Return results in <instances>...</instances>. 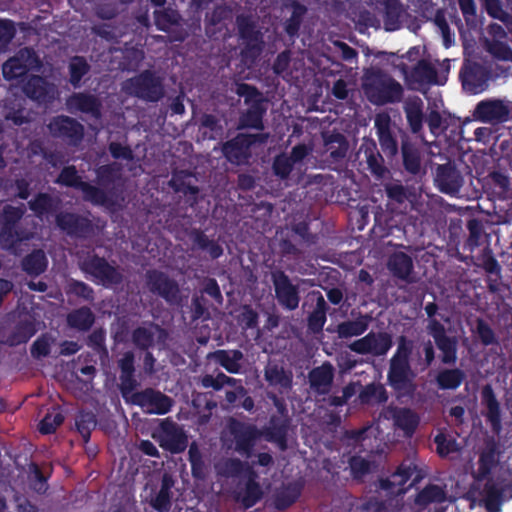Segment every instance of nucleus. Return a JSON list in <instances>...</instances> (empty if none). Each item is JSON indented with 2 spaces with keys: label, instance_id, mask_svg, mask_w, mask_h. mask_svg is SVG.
<instances>
[{
  "label": "nucleus",
  "instance_id": "16",
  "mask_svg": "<svg viewBox=\"0 0 512 512\" xmlns=\"http://www.w3.org/2000/svg\"><path fill=\"white\" fill-rule=\"evenodd\" d=\"M399 68L404 75L407 85L411 89H420L421 86L437 83V73L433 65L427 61H419L411 73L405 64H400Z\"/></svg>",
  "mask_w": 512,
  "mask_h": 512
},
{
  "label": "nucleus",
  "instance_id": "63",
  "mask_svg": "<svg viewBox=\"0 0 512 512\" xmlns=\"http://www.w3.org/2000/svg\"><path fill=\"white\" fill-rule=\"evenodd\" d=\"M385 29L387 31H394L399 28V12L397 8H389L386 12L384 19Z\"/></svg>",
  "mask_w": 512,
  "mask_h": 512
},
{
  "label": "nucleus",
  "instance_id": "23",
  "mask_svg": "<svg viewBox=\"0 0 512 512\" xmlns=\"http://www.w3.org/2000/svg\"><path fill=\"white\" fill-rule=\"evenodd\" d=\"M387 267L389 271L399 279L408 283L413 282L411 277L413 271V261L410 256L404 252H396L389 257Z\"/></svg>",
  "mask_w": 512,
  "mask_h": 512
},
{
  "label": "nucleus",
  "instance_id": "45",
  "mask_svg": "<svg viewBox=\"0 0 512 512\" xmlns=\"http://www.w3.org/2000/svg\"><path fill=\"white\" fill-rule=\"evenodd\" d=\"M496 463L495 451L492 448H486L480 455L479 468L476 472L477 478H484Z\"/></svg>",
  "mask_w": 512,
  "mask_h": 512
},
{
  "label": "nucleus",
  "instance_id": "58",
  "mask_svg": "<svg viewBox=\"0 0 512 512\" xmlns=\"http://www.w3.org/2000/svg\"><path fill=\"white\" fill-rule=\"evenodd\" d=\"M78 221V217L70 213L60 214L57 216V225L68 233H74L76 231Z\"/></svg>",
  "mask_w": 512,
  "mask_h": 512
},
{
  "label": "nucleus",
  "instance_id": "41",
  "mask_svg": "<svg viewBox=\"0 0 512 512\" xmlns=\"http://www.w3.org/2000/svg\"><path fill=\"white\" fill-rule=\"evenodd\" d=\"M445 500V493L439 486L431 485L423 489L417 496L416 502L420 505H427L432 502Z\"/></svg>",
  "mask_w": 512,
  "mask_h": 512
},
{
  "label": "nucleus",
  "instance_id": "59",
  "mask_svg": "<svg viewBox=\"0 0 512 512\" xmlns=\"http://www.w3.org/2000/svg\"><path fill=\"white\" fill-rule=\"evenodd\" d=\"M487 13L498 20L504 21L507 13L503 10L500 0H483Z\"/></svg>",
  "mask_w": 512,
  "mask_h": 512
},
{
  "label": "nucleus",
  "instance_id": "39",
  "mask_svg": "<svg viewBox=\"0 0 512 512\" xmlns=\"http://www.w3.org/2000/svg\"><path fill=\"white\" fill-rule=\"evenodd\" d=\"M262 113L263 110L261 108V104L258 105H252L248 111L243 114V116L240 118V126L245 128H255V129H261L262 128Z\"/></svg>",
  "mask_w": 512,
  "mask_h": 512
},
{
  "label": "nucleus",
  "instance_id": "21",
  "mask_svg": "<svg viewBox=\"0 0 512 512\" xmlns=\"http://www.w3.org/2000/svg\"><path fill=\"white\" fill-rule=\"evenodd\" d=\"M25 94L39 102H47L55 98L57 91L54 85L47 83L44 79L34 76L29 79L23 88Z\"/></svg>",
  "mask_w": 512,
  "mask_h": 512
},
{
  "label": "nucleus",
  "instance_id": "51",
  "mask_svg": "<svg viewBox=\"0 0 512 512\" xmlns=\"http://www.w3.org/2000/svg\"><path fill=\"white\" fill-rule=\"evenodd\" d=\"M294 166L291 158L288 155L282 154L275 158L273 170L277 176L284 179L288 177Z\"/></svg>",
  "mask_w": 512,
  "mask_h": 512
},
{
  "label": "nucleus",
  "instance_id": "52",
  "mask_svg": "<svg viewBox=\"0 0 512 512\" xmlns=\"http://www.w3.org/2000/svg\"><path fill=\"white\" fill-rule=\"evenodd\" d=\"M416 467L412 463L401 464L398 470L391 476L389 480L393 485H403L414 474Z\"/></svg>",
  "mask_w": 512,
  "mask_h": 512
},
{
  "label": "nucleus",
  "instance_id": "4",
  "mask_svg": "<svg viewBox=\"0 0 512 512\" xmlns=\"http://www.w3.org/2000/svg\"><path fill=\"white\" fill-rule=\"evenodd\" d=\"M385 421H391L393 427L402 430L405 436L412 435L419 423V419L413 411L398 407H386L383 409L378 418L375 430L380 429V426L383 425ZM373 432L374 428L369 427L366 430L353 432L352 436L356 441H365L366 434H373Z\"/></svg>",
  "mask_w": 512,
  "mask_h": 512
},
{
  "label": "nucleus",
  "instance_id": "10",
  "mask_svg": "<svg viewBox=\"0 0 512 512\" xmlns=\"http://www.w3.org/2000/svg\"><path fill=\"white\" fill-rule=\"evenodd\" d=\"M82 268L90 273L98 283L107 287L122 281V274L115 267L96 256L84 260Z\"/></svg>",
  "mask_w": 512,
  "mask_h": 512
},
{
  "label": "nucleus",
  "instance_id": "44",
  "mask_svg": "<svg viewBox=\"0 0 512 512\" xmlns=\"http://www.w3.org/2000/svg\"><path fill=\"white\" fill-rule=\"evenodd\" d=\"M57 207V201L46 194H40L34 201L30 202V208L38 215L47 214Z\"/></svg>",
  "mask_w": 512,
  "mask_h": 512
},
{
  "label": "nucleus",
  "instance_id": "5",
  "mask_svg": "<svg viewBox=\"0 0 512 512\" xmlns=\"http://www.w3.org/2000/svg\"><path fill=\"white\" fill-rule=\"evenodd\" d=\"M122 89L127 94L148 101H158L163 96V88L160 80L149 71H145L136 77L126 80L122 84Z\"/></svg>",
  "mask_w": 512,
  "mask_h": 512
},
{
  "label": "nucleus",
  "instance_id": "24",
  "mask_svg": "<svg viewBox=\"0 0 512 512\" xmlns=\"http://www.w3.org/2000/svg\"><path fill=\"white\" fill-rule=\"evenodd\" d=\"M66 105L70 112L81 111L90 114L94 118L100 116V104L93 95L74 94L68 98Z\"/></svg>",
  "mask_w": 512,
  "mask_h": 512
},
{
  "label": "nucleus",
  "instance_id": "33",
  "mask_svg": "<svg viewBox=\"0 0 512 512\" xmlns=\"http://www.w3.org/2000/svg\"><path fill=\"white\" fill-rule=\"evenodd\" d=\"M95 317L89 308L82 307L72 311L67 316L68 325L71 328L79 331H86L90 329L94 323Z\"/></svg>",
  "mask_w": 512,
  "mask_h": 512
},
{
  "label": "nucleus",
  "instance_id": "34",
  "mask_svg": "<svg viewBox=\"0 0 512 512\" xmlns=\"http://www.w3.org/2000/svg\"><path fill=\"white\" fill-rule=\"evenodd\" d=\"M484 48L495 59L512 63V49L505 42L485 38Z\"/></svg>",
  "mask_w": 512,
  "mask_h": 512
},
{
  "label": "nucleus",
  "instance_id": "17",
  "mask_svg": "<svg viewBox=\"0 0 512 512\" xmlns=\"http://www.w3.org/2000/svg\"><path fill=\"white\" fill-rule=\"evenodd\" d=\"M374 125L377 130L378 139L381 148L388 155L393 156L397 153V141L391 131V117L388 113H378L374 119Z\"/></svg>",
  "mask_w": 512,
  "mask_h": 512
},
{
  "label": "nucleus",
  "instance_id": "46",
  "mask_svg": "<svg viewBox=\"0 0 512 512\" xmlns=\"http://www.w3.org/2000/svg\"><path fill=\"white\" fill-rule=\"evenodd\" d=\"M361 399L365 402H384L387 400L386 390L381 384H369L361 393Z\"/></svg>",
  "mask_w": 512,
  "mask_h": 512
},
{
  "label": "nucleus",
  "instance_id": "28",
  "mask_svg": "<svg viewBox=\"0 0 512 512\" xmlns=\"http://www.w3.org/2000/svg\"><path fill=\"white\" fill-rule=\"evenodd\" d=\"M403 108L411 131L418 133L423 123V101L417 96L409 97L404 102Z\"/></svg>",
  "mask_w": 512,
  "mask_h": 512
},
{
  "label": "nucleus",
  "instance_id": "64",
  "mask_svg": "<svg viewBox=\"0 0 512 512\" xmlns=\"http://www.w3.org/2000/svg\"><path fill=\"white\" fill-rule=\"evenodd\" d=\"M69 290L75 295H78L86 300L92 299V289L83 282H71L69 284Z\"/></svg>",
  "mask_w": 512,
  "mask_h": 512
},
{
  "label": "nucleus",
  "instance_id": "60",
  "mask_svg": "<svg viewBox=\"0 0 512 512\" xmlns=\"http://www.w3.org/2000/svg\"><path fill=\"white\" fill-rule=\"evenodd\" d=\"M51 344L52 340L47 336L37 339L32 346V355L35 357L47 356L50 352Z\"/></svg>",
  "mask_w": 512,
  "mask_h": 512
},
{
  "label": "nucleus",
  "instance_id": "57",
  "mask_svg": "<svg viewBox=\"0 0 512 512\" xmlns=\"http://www.w3.org/2000/svg\"><path fill=\"white\" fill-rule=\"evenodd\" d=\"M402 153L406 169L412 173H417L420 168V160L417 154L408 149L406 145H403Z\"/></svg>",
  "mask_w": 512,
  "mask_h": 512
},
{
  "label": "nucleus",
  "instance_id": "9",
  "mask_svg": "<svg viewBox=\"0 0 512 512\" xmlns=\"http://www.w3.org/2000/svg\"><path fill=\"white\" fill-rule=\"evenodd\" d=\"M147 287L151 292L157 293L171 304H179L181 301L178 284L162 272H148Z\"/></svg>",
  "mask_w": 512,
  "mask_h": 512
},
{
  "label": "nucleus",
  "instance_id": "26",
  "mask_svg": "<svg viewBox=\"0 0 512 512\" xmlns=\"http://www.w3.org/2000/svg\"><path fill=\"white\" fill-rule=\"evenodd\" d=\"M231 432L234 435L235 449L249 457L255 437V430L241 423H233L231 425Z\"/></svg>",
  "mask_w": 512,
  "mask_h": 512
},
{
  "label": "nucleus",
  "instance_id": "12",
  "mask_svg": "<svg viewBox=\"0 0 512 512\" xmlns=\"http://www.w3.org/2000/svg\"><path fill=\"white\" fill-rule=\"evenodd\" d=\"M392 346V338L387 333H369L349 345V348L360 354L374 356L385 355Z\"/></svg>",
  "mask_w": 512,
  "mask_h": 512
},
{
  "label": "nucleus",
  "instance_id": "15",
  "mask_svg": "<svg viewBox=\"0 0 512 512\" xmlns=\"http://www.w3.org/2000/svg\"><path fill=\"white\" fill-rule=\"evenodd\" d=\"M132 402L149 414H165L172 406L169 397L152 389L133 394Z\"/></svg>",
  "mask_w": 512,
  "mask_h": 512
},
{
  "label": "nucleus",
  "instance_id": "55",
  "mask_svg": "<svg viewBox=\"0 0 512 512\" xmlns=\"http://www.w3.org/2000/svg\"><path fill=\"white\" fill-rule=\"evenodd\" d=\"M476 333L484 345H491L496 343V337L493 330L483 320H477Z\"/></svg>",
  "mask_w": 512,
  "mask_h": 512
},
{
  "label": "nucleus",
  "instance_id": "61",
  "mask_svg": "<svg viewBox=\"0 0 512 512\" xmlns=\"http://www.w3.org/2000/svg\"><path fill=\"white\" fill-rule=\"evenodd\" d=\"M38 328L31 323H25L19 328L18 333L11 339L12 344H19L22 342H26L30 337H32Z\"/></svg>",
  "mask_w": 512,
  "mask_h": 512
},
{
  "label": "nucleus",
  "instance_id": "7",
  "mask_svg": "<svg viewBox=\"0 0 512 512\" xmlns=\"http://www.w3.org/2000/svg\"><path fill=\"white\" fill-rule=\"evenodd\" d=\"M160 446L173 453L183 451L187 446V437L174 422L165 420L152 434Z\"/></svg>",
  "mask_w": 512,
  "mask_h": 512
},
{
  "label": "nucleus",
  "instance_id": "14",
  "mask_svg": "<svg viewBox=\"0 0 512 512\" xmlns=\"http://www.w3.org/2000/svg\"><path fill=\"white\" fill-rule=\"evenodd\" d=\"M23 213L24 211L20 207L7 206L3 213L0 214V243L3 248L11 249L18 241L24 239V237H20L17 233L13 232V225L21 218ZM27 238L28 236L25 237V239Z\"/></svg>",
  "mask_w": 512,
  "mask_h": 512
},
{
  "label": "nucleus",
  "instance_id": "6",
  "mask_svg": "<svg viewBox=\"0 0 512 512\" xmlns=\"http://www.w3.org/2000/svg\"><path fill=\"white\" fill-rule=\"evenodd\" d=\"M38 66L39 60L34 51L24 48L3 63L2 75L4 79L10 81L22 77Z\"/></svg>",
  "mask_w": 512,
  "mask_h": 512
},
{
  "label": "nucleus",
  "instance_id": "11",
  "mask_svg": "<svg viewBox=\"0 0 512 512\" xmlns=\"http://www.w3.org/2000/svg\"><path fill=\"white\" fill-rule=\"evenodd\" d=\"M510 108L506 102L499 99L484 100L477 104L475 119L489 124H498L508 120Z\"/></svg>",
  "mask_w": 512,
  "mask_h": 512
},
{
  "label": "nucleus",
  "instance_id": "48",
  "mask_svg": "<svg viewBox=\"0 0 512 512\" xmlns=\"http://www.w3.org/2000/svg\"><path fill=\"white\" fill-rule=\"evenodd\" d=\"M462 378L459 370H447L439 374L438 383L442 388L454 389L460 385Z\"/></svg>",
  "mask_w": 512,
  "mask_h": 512
},
{
  "label": "nucleus",
  "instance_id": "53",
  "mask_svg": "<svg viewBox=\"0 0 512 512\" xmlns=\"http://www.w3.org/2000/svg\"><path fill=\"white\" fill-rule=\"evenodd\" d=\"M194 245L199 248H207L212 258H217L222 254V249L218 245L209 242V240L201 233H192Z\"/></svg>",
  "mask_w": 512,
  "mask_h": 512
},
{
  "label": "nucleus",
  "instance_id": "1",
  "mask_svg": "<svg viewBox=\"0 0 512 512\" xmlns=\"http://www.w3.org/2000/svg\"><path fill=\"white\" fill-rule=\"evenodd\" d=\"M413 349L414 342L400 336L397 339L396 351L389 361L388 383L399 397L412 396L416 390V373L410 364Z\"/></svg>",
  "mask_w": 512,
  "mask_h": 512
},
{
  "label": "nucleus",
  "instance_id": "18",
  "mask_svg": "<svg viewBox=\"0 0 512 512\" xmlns=\"http://www.w3.org/2000/svg\"><path fill=\"white\" fill-rule=\"evenodd\" d=\"M435 183L441 192L456 195L462 186L463 179L451 165H441L437 168Z\"/></svg>",
  "mask_w": 512,
  "mask_h": 512
},
{
  "label": "nucleus",
  "instance_id": "50",
  "mask_svg": "<svg viewBox=\"0 0 512 512\" xmlns=\"http://www.w3.org/2000/svg\"><path fill=\"white\" fill-rule=\"evenodd\" d=\"M71 83L76 87L78 86L81 78L88 71L86 61L81 57H75L71 60L70 65Z\"/></svg>",
  "mask_w": 512,
  "mask_h": 512
},
{
  "label": "nucleus",
  "instance_id": "27",
  "mask_svg": "<svg viewBox=\"0 0 512 512\" xmlns=\"http://www.w3.org/2000/svg\"><path fill=\"white\" fill-rule=\"evenodd\" d=\"M311 301L315 302V308L308 318V327L313 332L322 330L326 322V301L320 292L313 291L309 294Z\"/></svg>",
  "mask_w": 512,
  "mask_h": 512
},
{
  "label": "nucleus",
  "instance_id": "31",
  "mask_svg": "<svg viewBox=\"0 0 512 512\" xmlns=\"http://www.w3.org/2000/svg\"><path fill=\"white\" fill-rule=\"evenodd\" d=\"M483 403L486 407V417L490 421L492 428L499 431L501 427L500 405L495 398L494 392L490 386H485L482 391Z\"/></svg>",
  "mask_w": 512,
  "mask_h": 512
},
{
  "label": "nucleus",
  "instance_id": "40",
  "mask_svg": "<svg viewBox=\"0 0 512 512\" xmlns=\"http://www.w3.org/2000/svg\"><path fill=\"white\" fill-rule=\"evenodd\" d=\"M64 416L58 408L46 414L44 419L40 422L39 429L43 434H49L56 430L62 424Z\"/></svg>",
  "mask_w": 512,
  "mask_h": 512
},
{
  "label": "nucleus",
  "instance_id": "3",
  "mask_svg": "<svg viewBox=\"0 0 512 512\" xmlns=\"http://www.w3.org/2000/svg\"><path fill=\"white\" fill-rule=\"evenodd\" d=\"M362 89L367 99L375 105L396 103L403 97L402 85L379 69H370L364 73Z\"/></svg>",
  "mask_w": 512,
  "mask_h": 512
},
{
  "label": "nucleus",
  "instance_id": "22",
  "mask_svg": "<svg viewBox=\"0 0 512 512\" xmlns=\"http://www.w3.org/2000/svg\"><path fill=\"white\" fill-rule=\"evenodd\" d=\"M334 376V369L331 364L314 368L309 373V382L311 389L318 394H327L330 391Z\"/></svg>",
  "mask_w": 512,
  "mask_h": 512
},
{
  "label": "nucleus",
  "instance_id": "37",
  "mask_svg": "<svg viewBox=\"0 0 512 512\" xmlns=\"http://www.w3.org/2000/svg\"><path fill=\"white\" fill-rule=\"evenodd\" d=\"M436 346L442 352V361L450 364L457 359V339L445 336L435 341Z\"/></svg>",
  "mask_w": 512,
  "mask_h": 512
},
{
  "label": "nucleus",
  "instance_id": "13",
  "mask_svg": "<svg viewBox=\"0 0 512 512\" xmlns=\"http://www.w3.org/2000/svg\"><path fill=\"white\" fill-rule=\"evenodd\" d=\"M57 181L61 184L79 189L82 192L83 197L92 203L102 205L106 204V197L104 193L88 183L81 181L74 167L64 168Z\"/></svg>",
  "mask_w": 512,
  "mask_h": 512
},
{
  "label": "nucleus",
  "instance_id": "62",
  "mask_svg": "<svg viewBox=\"0 0 512 512\" xmlns=\"http://www.w3.org/2000/svg\"><path fill=\"white\" fill-rule=\"evenodd\" d=\"M352 472L356 477H360L370 470V462L362 457H353L350 461Z\"/></svg>",
  "mask_w": 512,
  "mask_h": 512
},
{
  "label": "nucleus",
  "instance_id": "20",
  "mask_svg": "<svg viewBox=\"0 0 512 512\" xmlns=\"http://www.w3.org/2000/svg\"><path fill=\"white\" fill-rule=\"evenodd\" d=\"M274 286L276 297L281 305L289 310H294L298 307V291L285 275H274Z\"/></svg>",
  "mask_w": 512,
  "mask_h": 512
},
{
  "label": "nucleus",
  "instance_id": "54",
  "mask_svg": "<svg viewBox=\"0 0 512 512\" xmlns=\"http://www.w3.org/2000/svg\"><path fill=\"white\" fill-rule=\"evenodd\" d=\"M15 35V28L11 21L0 20V52L4 51Z\"/></svg>",
  "mask_w": 512,
  "mask_h": 512
},
{
  "label": "nucleus",
  "instance_id": "36",
  "mask_svg": "<svg viewBox=\"0 0 512 512\" xmlns=\"http://www.w3.org/2000/svg\"><path fill=\"white\" fill-rule=\"evenodd\" d=\"M22 266L29 274L38 275L42 273L47 267L44 252L41 250L34 251L23 260Z\"/></svg>",
  "mask_w": 512,
  "mask_h": 512
},
{
  "label": "nucleus",
  "instance_id": "29",
  "mask_svg": "<svg viewBox=\"0 0 512 512\" xmlns=\"http://www.w3.org/2000/svg\"><path fill=\"white\" fill-rule=\"evenodd\" d=\"M209 357L230 373H238L241 370L243 353L239 350H218Z\"/></svg>",
  "mask_w": 512,
  "mask_h": 512
},
{
  "label": "nucleus",
  "instance_id": "30",
  "mask_svg": "<svg viewBox=\"0 0 512 512\" xmlns=\"http://www.w3.org/2000/svg\"><path fill=\"white\" fill-rule=\"evenodd\" d=\"M174 480L171 475L165 473L162 477L161 488L155 497L151 499V506L158 512H168L171 506V488Z\"/></svg>",
  "mask_w": 512,
  "mask_h": 512
},
{
  "label": "nucleus",
  "instance_id": "2",
  "mask_svg": "<svg viewBox=\"0 0 512 512\" xmlns=\"http://www.w3.org/2000/svg\"><path fill=\"white\" fill-rule=\"evenodd\" d=\"M215 469L218 475L224 477H238L240 479V487L236 493V498L246 508L254 505L261 497V488L256 483V472L253 471L252 467L242 464L237 459H221L216 463Z\"/></svg>",
  "mask_w": 512,
  "mask_h": 512
},
{
  "label": "nucleus",
  "instance_id": "38",
  "mask_svg": "<svg viewBox=\"0 0 512 512\" xmlns=\"http://www.w3.org/2000/svg\"><path fill=\"white\" fill-rule=\"evenodd\" d=\"M238 26L242 38L247 40V45L253 49L258 48L260 33L254 30L252 23L246 18H238Z\"/></svg>",
  "mask_w": 512,
  "mask_h": 512
},
{
  "label": "nucleus",
  "instance_id": "49",
  "mask_svg": "<svg viewBox=\"0 0 512 512\" xmlns=\"http://www.w3.org/2000/svg\"><path fill=\"white\" fill-rule=\"evenodd\" d=\"M236 93L245 99V103L252 105H258L262 102V95L252 86L248 84H238L236 87Z\"/></svg>",
  "mask_w": 512,
  "mask_h": 512
},
{
  "label": "nucleus",
  "instance_id": "32",
  "mask_svg": "<svg viewBox=\"0 0 512 512\" xmlns=\"http://www.w3.org/2000/svg\"><path fill=\"white\" fill-rule=\"evenodd\" d=\"M370 317L359 316L355 320H348L337 326V333L340 338H350L363 334L369 326Z\"/></svg>",
  "mask_w": 512,
  "mask_h": 512
},
{
  "label": "nucleus",
  "instance_id": "19",
  "mask_svg": "<svg viewBox=\"0 0 512 512\" xmlns=\"http://www.w3.org/2000/svg\"><path fill=\"white\" fill-rule=\"evenodd\" d=\"M48 128L54 136L65 137L73 142L79 141L83 136L82 125L67 116L54 118L48 124Z\"/></svg>",
  "mask_w": 512,
  "mask_h": 512
},
{
  "label": "nucleus",
  "instance_id": "25",
  "mask_svg": "<svg viewBox=\"0 0 512 512\" xmlns=\"http://www.w3.org/2000/svg\"><path fill=\"white\" fill-rule=\"evenodd\" d=\"M265 380L280 391L287 390L292 384V373L285 371L279 363L270 361L265 367Z\"/></svg>",
  "mask_w": 512,
  "mask_h": 512
},
{
  "label": "nucleus",
  "instance_id": "47",
  "mask_svg": "<svg viewBox=\"0 0 512 512\" xmlns=\"http://www.w3.org/2000/svg\"><path fill=\"white\" fill-rule=\"evenodd\" d=\"M326 147L334 158L343 157L348 148L344 137L340 134L331 135L326 140Z\"/></svg>",
  "mask_w": 512,
  "mask_h": 512
},
{
  "label": "nucleus",
  "instance_id": "43",
  "mask_svg": "<svg viewBox=\"0 0 512 512\" xmlns=\"http://www.w3.org/2000/svg\"><path fill=\"white\" fill-rule=\"evenodd\" d=\"M437 452L440 456H448L451 453L458 452L460 445L451 435L440 434L435 437Z\"/></svg>",
  "mask_w": 512,
  "mask_h": 512
},
{
  "label": "nucleus",
  "instance_id": "8",
  "mask_svg": "<svg viewBox=\"0 0 512 512\" xmlns=\"http://www.w3.org/2000/svg\"><path fill=\"white\" fill-rule=\"evenodd\" d=\"M267 138L266 134H240L224 145L223 152L230 162L242 164L249 157V147L256 142L264 143Z\"/></svg>",
  "mask_w": 512,
  "mask_h": 512
},
{
  "label": "nucleus",
  "instance_id": "35",
  "mask_svg": "<svg viewBox=\"0 0 512 512\" xmlns=\"http://www.w3.org/2000/svg\"><path fill=\"white\" fill-rule=\"evenodd\" d=\"M162 335L163 330L158 326L149 325L136 329L133 333V341L140 348H147L153 343L156 336L160 338Z\"/></svg>",
  "mask_w": 512,
  "mask_h": 512
},
{
  "label": "nucleus",
  "instance_id": "56",
  "mask_svg": "<svg viewBox=\"0 0 512 512\" xmlns=\"http://www.w3.org/2000/svg\"><path fill=\"white\" fill-rule=\"evenodd\" d=\"M134 356L131 352H126L119 361V366L122 371L121 379L123 383H127L131 380L134 372L133 366Z\"/></svg>",
  "mask_w": 512,
  "mask_h": 512
},
{
  "label": "nucleus",
  "instance_id": "42",
  "mask_svg": "<svg viewBox=\"0 0 512 512\" xmlns=\"http://www.w3.org/2000/svg\"><path fill=\"white\" fill-rule=\"evenodd\" d=\"M192 176L185 172L176 173L170 180V185L175 191L196 194L198 192L197 187L191 183Z\"/></svg>",
  "mask_w": 512,
  "mask_h": 512
}]
</instances>
